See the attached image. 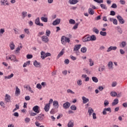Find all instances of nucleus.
Here are the masks:
<instances>
[{
  "mask_svg": "<svg viewBox=\"0 0 127 127\" xmlns=\"http://www.w3.org/2000/svg\"><path fill=\"white\" fill-rule=\"evenodd\" d=\"M42 41L45 43H48L49 42V39L46 36H43L41 37Z\"/></svg>",
  "mask_w": 127,
  "mask_h": 127,
  "instance_id": "3",
  "label": "nucleus"
},
{
  "mask_svg": "<svg viewBox=\"0 0 127 127\" xmlns=\"http://www.w3.org/2000/svg\"><path fill=\"white\" fill-rule=\"evenodd\" d=\"M45 56H46L45 52L42 51L41 53V58H42L43 60H44L46 58Z\"/></svg>",
  "mask_w": 127,
  "mask_h": 127,
  "instance_id": "17",
  "label": "nucleus"
},
{
  "mask_svg": "<svg viewBox=\"0 0 127 127\" xmlns=\"http://www.w3.org/2000/svg\"><path fill=\"white\" fill-rule=\"evenodd\" d=\"M15 94L16 95H20V90L17 86L16 87Z\"/></svg>",
  "mask_w": 127,
  "mask_h": 127,
  "instance_id": "28",
  "label": "nucleus"
},
{
  "mask_svg": "<svg viewBox=\"0 0 127 127\" xmlns=\"http://www.w3.org/2000/svg\"><path fill=\"white\" fill-rule=\"evenodd\" d=\"M14 74L13 73H11L10 75H8L7 76H5V79H11L13 77Z\"/></svg>",
  "mask_w": 127,
  "mask_h": 127,
  "instance_id": "41",
  "label": "nucleus"
},
{
  "mask_svg": "<svg viewBox=\"0 0 127 127\" xmlns=\"http://www.w3.org/2000/svg\"><path fill=\"white\" fill-rule=\"evenodd\" d=\"M107 112H109V113H112V109H111V107L104 108L102 112L103 115H107Z\"/></svg>",
  "mask_w": 127,
  "mask_h": 127,
  "instance_id": "1",
  "label": "nucleus"
},
{
  "mask_svg": "<svg viewBox=\"0 0 127 127\" xmlns=\"http://www.w3.org/2000/svg\"><path fill=\"white\" fill-rule=\"evenodd\" d=\"M61 41H62V44L64 45L65 44V42H66V41H65V36H63L61 38Z\"/></svg>",
  "mask_w": 127,
  "mask_h": 127,
  "instance_id": "32",
  "label": "nucleus"
},
{
  "mask_svg": "<svg viewBox=\"0 0 127 127\" xmlns=\"http://www.w3.org/2000/svg\"><path fill=\"white\" fill-rule=\"evenodd\" d=\"M88 13L89 14H91V15H93V14H94V12L92 8H89L88 9Z\"/></svg>",
  "mask_w": 127,
  "mask_h": 127,
  "instance_id": "30",
  "label": "nucleus"
},
{
  "mask_svg": "<svg viewBox=\"0 0 127 127\" xmlns=\"http://www.w3.org/2000/svg\"><path fill=\"white\" fill-rule=\"evenodd\" d=\"M61 22V19H57L53 22V25H58Z\"/></svg>",
  "mask_w": 127,
  "mask_h": 127,
  "instance_id": "8",
  "label": "nucleus"
},
{
  "mask_svg": "<svg viewBox=\"0 0 127 127\" xmlns=\"http://www.w3.org/2000/svg\"><path fill=\"white\" fill-rule=\"evenodd\" d=\"M35 23L36 25H39V26H43V23H40L39 17H38L35 19Z\"/></svg>",
  "mask_w": 127,
  "mask_h": 127,
  "instance_id": "4",
  "label": "nucleus"
},
{
  "mask_svg": "<svg viewBox=\"0 0 127 127\" xmlns=\"http://www.w3.org/2000/svg\"><path fill=\"white\" fill-rule=\"evenodd\" d=\"M53 106L55 109H58L59 108V102L56 100L53 101Z\"/></svg>",
  "mask_w": 127,
  "mask_h": 127,
  "instance_id": "6",
  "label": "nucleus"
},
{
  "mask_svg": "<svg viewBox=\"0 0 127 127\" xmlns=\"http://www.w3.org/2000/svg\"><path fill=\"white\" fill-rule=\"evenodd\" d=\"M0 2L1 4H3V5H8V2H7V0H1Z\"/></svg>",
  "mask_w": 127,
  "mask_h": 127,
  "instance_id": "19",
  "label": "nucleus"
},
{
  "mask_svg": "<svg viewBox=\"0 0 127 127\" xmlns=\"http://www.w3.org/2000/svg\"><path fill=\"white\" fill-rule=\"evenodd\" d=\"M68 2L70 4H76V3L79 2V0H69Z\"/></svg>",
  "mask_w": 127,
  "mask_h": 127,
  "instance_id": "10",
  "label": "nucleus"
},
{
  "mask_svg": "<svg viewBox=\"0 0 127 127\" xmlns=\"http://www.w3.org/2000/svg\"><path fill=\"white\" fill-rule=\"evenodd\" d=\"M120 2L121 4H126V1L124 0H120Z\"/></svg>",
  "mask_w": 127,
  "mask_h": 127,
  "instance_id": "63",
  "label": "nucleus"
},
{
  "mask_svg": "<svg viewBox=\"0 0 127 127\" xmlns=\"http://www.w3.org/2000/svg\"><path fill=\"white\" fill-rule=\"evenodd\" d=\"M19 109V106H18L17 104L15 105V108L13 110V113H14L15 111Z\"/></svg>",
  "mask_w": 127,
  "mask_h": 127,
  "instance_id": "43",
  "label": "nucleus"
},
{
  "mask_svg": "<svg viewBox=\"0 0 127 127\" xmlns=\"http://www.w3.org/2000/svg\"><path fill=\"white\" fill-rule=\"evenodd\" d=\"M82 99L83 100V104H87L88 102H89V99L87 98H86L85 96H83L82 97Z\"/></svg>",
  "mask_w": 127,
  "mask_h": 127,
  "instance_id": "18",
  "label": "nucleus"
},
{
  "mask_svg": "<svg viewBox=\"0 0 127 127\" xmlns=\"http://www.w3.org/2000/svg\"><path fill=\"white\" fill-rule=\"evenodd\" d=\"M12 116L16 117V118H18V117H19V114L17 112H15L12 114Z\"/></svg>",
  "mask_w": 127,
  "mask_h": 127,
  "instance_id": "49",
  "label": "nucleus"
},
{
  "mask_svg": "<svg viewBox=\"0 0 127 127\" xmlns=\"http://www.w3.org/2000/svg\"><path fill=\"white\" fill-rule=\"evenodd\" d=\"M110 95L112 97H116L118 95V93L116 92H111Z\"/></svg>",
  "mask_w": 127,
  "mask_h": 127,
  "instance_id": "38",
  "label": "nucleus"
},
{
  "mask_svg": "<svg viewBox=\"0 0 127 127\" xmlns=\"http://www.w3.org/2000/svg\"><path fill=\"white\" fill-rule=\"evenodd\" d=\"M25 100L26 101H29V100H30V96H26L25 97Z\"/></svg>",
  "mask_w": 127,
  "mask_h": 127,
  "instance_id": "62",
  "label": "nucleus"
},
{
  "mask_svg": "<svg viewBox=\"0 0 127 127\" xmlns=\"http://www.w3.org/2000/svg\"><path fill=\"white\" fill-rule=\"evenodd\" d=\"M27 65H30V61H28L24 64L23 65V68H25Z\"/></svg>",
  "mask_w": 127,
  "mask_h": 127,
  "instance_id": "33",
  "label": "nucleus"
},
{
  "mask_svg": "<svg viewBox=\"0 0 127 127\" xmlns=\"http://www.w3.org/2000/svg\"><path fill=\"white\" fill-rule=\"evenodd\" d=\"M0 106H2V108H5V104H4V103H3V102L1 101L0 102Z\"/></svg>",
  "mask_w": 127,
  "mask_h": 127,
  "instance_id": "54",
  "label": "nucleus"
},
{
  "mask_svg": "<svg viewBox=\"0 0 127 127\" xmlns=\"http://www.w3.org/2000/svg\"><path fill=\"white\" fill-rule=\"evenodd\" d=\"M63 54H64V49H63L60 52V53L58 55L57 58L59 59L60 57H61V56H62V55H63Z\"/></svg>",
  "mask_w": 127,
  "mask_h": 127,
  "instance_id": "25",
  "label": "nucleus"
},
{
  "mask_svg": "<svg viewBox=\"0 0 127 127\" xmlns=\"http://www.w3.org/2000/svg\"><path fill=\"white\" fill-rule=\"evenodd\" d=\"M93 32H95L96 34H99V30L97 28L94 27L93 30Z\"/></svg>",
  "mask_w": 127,
  "mask_h": 127,
  "instance_id": "39",
  "label": "nucleus"
},
{
  "mask_svg": "<svg viewBox=\"0 0 127 127\" xmlns=\"http://www.w3.org/2000/svg\"><path fill=\"white\" fill-rule=\"evenodd\" d=\"M36 87L38 89H39L40 90H41V89H42V86H41V84H40V83H38Z\"/></svg>",
  "mask_w": 127,
  "mask_h": 127,
  "instance_id": "47",
  "label": "nucleus"
},
{
  "mask_svg": "<svg viewBox=\"0 0 127 127\" xmlns=\"http://www.w3.org/2000/svg\"><path fill=\"white\" fill-rule=\"evenodd\" d=\"M44 117V114H39L37 117V119L38 120V121H43Z\"/></svg>",
  "mask_w": 127,
  "mask_h": 127,
  "instance_id": "16",
  "label": "nucleus"
},
{
  "mask_svg": "<svg viewBox=\"0 0 127 127\" xmlns=\"http://www.w3.org/2000/svg\"><path fill=\"white\" fill-rule=\"evenodd\" d=\"M113 22L114 24H115V25H118V20H117V19L116 18L113 19Z\"/></svg>",
  "mask_w": 127,
  "mask_h": 127,
  "instance_id": "50",
  "label": "nucleus"
},
{
  "mask_svg": "<svg viewBox=\"0 0 127 127\" xmlns=\"http://www.w3.org/2000/svg\"><path fill=\"white\" fill-rule=\"evenodd\" d=\"M75 22H76L75 21V20L73 19H70V20H69V23L70 24H75Z\"/></svg>",
  "mask_w": 127,
  "mask_h": 127,
  "instance_id": "36",
  "label": "nucleus"
},
{
  "mask_svg": "<svg viewBox=\"0 0 127 127\" xmlns=\"http://www.w3.org/2000/svg\"><path fill=\"white\" fill-rule=\"evenodd\" d=\"M24 31L28 35L30 34V32H29V30H28V29H24Z\"/></svg>",
  "mask_w": 127,
  "mask_h": 127,
  "instance_id": "51",
  "label": "nucleus"
},
{
  "mask_svg": "<svg viewBox=\"0 0 127 127\" xmlns=\"http://www.w3.org/2000/svg\"><path fill=\"white\" fill-rule=\"evenodd\" d=\"M90 37L89 35L86 36L85 38L83 40V42H87V41H91Z\"/></svg>",
  "mask_w": 127,
  "mask_h": 127,
  "instance_id": "13",
  "label": "nucleus"
},
{
  "mask_svg": "<svg viewBox=\"0 0 127 127\" xmlns=\"http://www.w3.org/2000/svg\"><path fill=\"white\" fill-rule=\"evenodd\" d=\"M117 82H113L112 83V87H116L117 86Z\"/></svg>",
  "mask_w": 127,
  "mask_h": 127,
  "instance_id": "64",
  "label": "nucleus"
},
{
  "mask_svg": "<svg viewBox=\"0 0 127 127\" xmlns=\"http://www.w3.org/2000/svg\"><path fill=\"white\" fill-rule=\"evenodd\" d=\"M32 57H33V56H32V55H27V59H31V58H32Z\"/></svg>",
  "mask_w": 127,
  "mask_h": 127,
  "instance_id": "59",
  "label": "nucleus"
},
{
  "mask_svg": "<svg viewBox=\"0 0 127 127\" xmlns=\"http://www.w3.org/2000/svg\"><path fill=\"white\" fill-rule=\"evenodd\" d=\"M80 51L82 53H86V52H87V48H86V47H82Z\"/></svg>",
  "mask_w": 127,
  "mask_h": 127,
  "instance_id": "26",
  "label": "nucleus"
},
{
  "mask_svg": "<svg viewBox=\"0 0 127 127\" xmlns=\"http://www.w3.org/2000/svg\"><path fill=\"white\" fill-rule=\"evenodd\" d=\"M77 84L78 86H81L82 85V80L80 79L77 81Z\"/></svg>",
  "mask_w": 127,
  "mask_h": 127,
  "instance_id": "61",
  "label": "nucleus"
},
{
  "mask_svg": "<svg viewBox=\"0 0 127 127\" xmlns=\"http://www.w3.org/2000/svg\"><path fill=\"white\" fill-rule=\"evenodd\" d=\"M66 92L67 93V94H72V95H74V94H75V92H74V91H72V90L68 89L66 90Z\"/></svg>",
  "mask_w": 127,
  "mask_h": 127,
  "instance_id": "35",
  "label": "nucleus"
},
{
  "mask_svg": "<svg viewBox=\"0 0 127 127\" xmlns=\"http://www.w3.org/2000/svg\"><path fill=\"white\" fill-rule=\"evenodd\" d=\"M67 127H74V122H72V121H69V122L67 124Z\"/></svg>",
  "mask_w": 127,
  "mask_h": 127,
  "instance_id": "22",
  "label": "nucleus"
},
{
  "mask_svg": "<svg viewBox=\"0 0 127 127\" xmlns=\"http://www.w3.org/2000/svg\"><path fill=\"white\" fill-rule=\"evenodd\" d=\"M126 45H127V43L125 41H123L121 43V44L120 45L121 47H123V48H124V47H126Z\"/></svg>",
  "mask_w": 127,
  "mask_h": 127,
  "instance_id": "37",
  "label": "nucleus"
},
{
  "mask_svg": "<svg viewBox=\"0 0 127 127\" xmlns=\"http://www.w3.org/2000/svg\"><path fill=\"white\" fill-rule=\"evenodd\" d=\"M70 106H71L70 102H66L63 104V108L66 110L67 109H69V108H70Z\"/></svg>",
  "mask_w": 127,
  "mask_h": 127,
  "instance_id": "5",
  "label": "nucleus"
},
{
  "mask_svg": "<svg viewBox=\"0 0 127 127\" xmlns=\"http://www.w3.org/2000/svg\"><path fill=\"white\" fill-rule=\"evenodd\" d=\"M109 104L108 100H105L104 101V107H107V106H108Z\"/></svg>",
  "mask_w": 127,
  "mask_h": 127,
  "instance_id": "46",
  "label": "nucleus"
},
{
  "mask_svg": "<svg viewBox=\"0 0 127 127\" xmlns=\"http://www.w3.org/2000/svg\"><path fill=\"white\" fill-rule=\"evenodd\" d=\"M15 58H16V57L15 55H11V61H13Z\"/></svg>",
  "mask_w": 127,
  "mask_h": 127,
  "instance_id": "57",
  "label": "nucleus"
},
{
  "mask_svg": "<svg viewBox=\"0 0 127 127\" xmlns=\"http://www.w3.org/2000/svg\"><path fill=\"white\" fill-rule=\"evenodd\" d=\"M33 111L37 114H39V106L36 105L33 108Z\"/></svg>",
  "mask_w": 127,
  "mask_h": 127,
  "instance_id": "7",
  "label": "nucleus"
},
{
  "mask_svg": "<svg viewBox=\"0 0 127 127\" xmlns=\"http://www.w3.org/2000/svg\"><path fill=\"white\" fill-rule=\"evenodd\" d=\"M117 19L118 20V21H119L120 23H121V24H124V23H125V19L123 18V17H122V16L118 15L117 16Z\"/></svg>",
  "mask_w": 127,
  "mask_h": 127,
  "instance_id": "2",
  "label": "nucleus"
},
{
  "mask_svg": "<svg viewBox=\"0 0 127 127\" xmlns=\"http://www.w3.org/2000/svg\"><path fill=\"white\" fill-rule=\"evenodd\" d=\"M27 16V12L26 11H23L22 12V18L24 19L25 18L26 16Z\"/></svg>",
  "mask_w": 127,
  "mask_h": 127,
  "instance_id": "29",
  "label": "nucleus"
},
{
  "mask_svg": "<svg viewBox=\"0 0 127 127\" xmlns=\"http://www.w3.org/2000/svg\"><path fill=\"white\" fill-rule=\"evenodd\" d=\"M100 35H102V36H107V32H103V31H100Z\"/></svg>",
  "mask_w": 127,
  "mask_h": 127,
  "instance_id": "40",
  "label": "nucleus"
},
{
  "mask_svg": "<svg viewBox=\"0 0 127 127\" xmlns=\"http://www.w3.org/2000/svg\"><path fill=\"white\" fill-rule=\"evenodd\" d=\"M110 15H112L113 16L116 15V12L114 10H111L110 11Z\"/></svg>",
  "mask_w": 127,
  "mask_h": 127,
  "instance_id": "52",
  "label": "nucleus"
},
{
  "mask_svg": "<svg viewBox=\"0 0 127 127\" xmlns=\"http://www.w3.org/2000/svg\"><path fill=\"white\" fill-rule=\"evenodd\" d=\"M41 20L43 22H47L48 21V18L47 17H41Z\"/></svg>",
  "mask_w": 127,
  "mask_h": 127,
  "instance_id": "24",
  "label": "nucleus"
},
{
  "mask_svg": "<svg viewBox=\"0 0 127 127\" xmlns=\"http://www.w3.org/2000/svg\"><path fill=\"white\" fill-rule=\"evenodd\" d=\"M79 25V23H75V25L73 27V29H77Z\"/></svg>",
  "mask_w": 127,
  "mask_h": 127,
  "instance_id": "53",
  "label": "nucleus"
},
{
  "mask_svg": "<svg viewBox=\"0 0 127 127\" xmlns=\"http://www.w3.org/2000/svg\"><path fill=\"white\" fill-rule=\"evenodd\" d=\"M70 109L72 111H76V110H77V107H76V106L75 105H72L70 106Z\"/></svg>",
  "mask_w": 127,
  "mask_h": 127,
  "instance_id": "42",
  "label": "nucleus"
},
{
  "mask_svg": "<svg viewBox=\"0 0 127 127\" xmlns=\"http://www.w3.org/2000/svg\"><path fill=\"white\" fill-rule=\"evenodd\" d=\"M92 80L93 82H94V83H98V82H99V79H98V78L95 76H93L92 77Z\"/></svg>",
  "mask_w": 127,
  "mask_h": 127,
  "instance_id": "23",
  "label": "nucleus"
},
{
  "mask_svg": "<svg viewBox=\"0 0 127 127\" xmlns=\"http://www.w3.org/2000/svg\"><path fill=\"white\" fill-rule=\"evenodd\" d=\"M118 31L120 33V34H123V30H122V28H119L118 29Z\"/></svg>",
  "mask_w": 127,
  "mask_h": 127,
  "instance_id": "58",
  "label": "nucleus"
},
{
  "mask_svg": "<svg viewBox=\"0 0 127 127\" xmlns=\"http://www.w3.org/2000/svg\"><path fill=\"white\" fill-rule=\"evenodd\" d=\"M94 112V110L92 108H89V110L88 111V113L90 116H92V113Z\"/></svg>",
  "mask_w": 127,
  "mask_h": 127,
  "instance_id": "27",
  "label": "nucleus"
},
{
  "mask_svg": "<svg viewBox=\"0 0 127 127\" xmlns=\"http://www.w3.org/2000/svg\"><path fill=\"white\" fill-rule=\"evenodd\" d=\"M119 104V99L116 98L114 100L113 102L112 103V106H116V105H118Z\"/></svg>",
  "mask_w": 127,
  "mask_h": 127,
  "instance_id": "15",
  "label": "nucleus"
},
{
  "mask_svg": "<svg viewBox=\"0 0 127 127\" xmlns=\"http://www.w3.org/2000/svg\"><path fill=\"white\" fill-rule=\"evenodd\" d=\"M64 39L65 42H67V43L70 42V38L65 37Z\"/></svg>",
  "mask_w": 127,
  "mask_h": 127,
  "instance_id": "56",
  "label": "nucleus"
},
{
  "mask_svg": "<svg viewBox=\"0 0 127 127\" xmlns=\"http://www.w3.org/2000/svg\"><path fill=\"white\" fill-rule=\"evenodd\" d=\"M25 122L26 123H29V122H30V118H26L25 119Z\"/></svg>",
  "mask_w": 127,
  "mask_h": 127,
  "instance_id": "55",
  "label": "nucleus"
},
{
  "mask_svg": "<svg viewBox=\"0 0 127 127\" xmlns=\"http://www.w3.org/2000/svg\"><path fill=\"white\" fill-rule=\"evenodd\" d=\"M112 8H117L118 7V5L116 3H113L112 5H111Z\"/></svg>",
  "mask_w": 127,
  "mask_h": 127,
  "instance_id": "48",
  "label": "nucleus"
},
{
  "mask_svg": "<svg viewBox=\"0 0 127 127\" xmlns=\"http://www.w3.org/2000/svg\"><path fill=\"white\" fill-rule=\"evenodd\" d=\"M28 90L29 92H30V93H34L33 90H32L31 89V87L29 85H28Z\"/></svg>",
  "mask_w": 127,
  "mask_h": 127,
  "instance_id": "60",
  "label": "nucleus"
},
{
  "mask_svg": "<svg viewBox=\"0 0 127 127\" xmlns=\"http://www.w3.org/2000/svg\"><path fill=\"white\" fill-rule=\"evenodd\" d=\"M89 66H94V61H92V59H89Z\"/></svg>",
  "mask_w": 127,
  "mask_h": 127,
  "instance_id": "34",
  "label": "nucleus"
},
{
  "mask_svg": "<svg viewBox=\"0 0 127 127\" xmlns=\"http://www.w3.org/2000/svg\"><path fill=\"white\" fill-rule=\"evenodd\" d=\"M113 62H109L108 64V66L110 69H113Z\"/></svg>",
  "mask_w": 127,
  "mask_h": 127,
  "instance_id": "31",
  "label": "nucleus"
},
{
  "mask_svg": "<svg viewBox=\"0 0 127 127\" xmlns=\"http://www.w3.org/2000/svg\"><path fill=\"white\" fill-rule=\"evenodd\" d=\"M90 41H95L97 40V38L95 35H92L90 36Z\"/></svg>",
  "mask_w": 127,
  "mask_h": 127,
  "instance_id": "21",
  "label": "nucleus"
},
{
  "mask_svg": "<svg viewBox=\"0 0 127 127\" xmlns=\"http://www.w3.org/2000/svg\"><path fill=\"white\" fill-rule=\"evenodd\" d=\"M50 109V104H47L45 106L44 110H45V112H49Z\"/></svg>",
  "mask_w": 127,
  "mask_h": 127,
  "instance_id": "12",
  "label": "nucleus"
},
{
  "mask_svg": "<svg viewBox=\"0 0 127 127\" xmlns=\"http://www.w3.org/2000/svg\"><path fill=\"white\" fill-rule=\"evenodd\" d=\"M81 44L76 45L74 46L73 51H78L80 48H81Z\"/></svg>",
  "mask_w": 127,
  "mask_h": 127,
  "instance_id": "11",
  "label": "nucleus"
},
{
  "mask_svg": "<svg viewBox=\"0 0 127 127\" xmlns=\"http://www.w3.org/2000/svg\"><path fill=\"white\" fill-rule=\"evenodd\" d=\"M9 47L11 49V50H13L14 49V48L15 47V46L14 45V44L13 43V42H11Z\"/></svg>",
  "mask_w": 127,
  "mask_h": 127,
  "instance_id": "20",
  "label": "nucleus"
},
{
  "mask_svg": "<svg viewBox=\"0 0 127 127\" xmlns=\"http://www.w3.org/2000/svg\"><path fill=\"white\" fill-rule=\"evenodd\" d=\"M33 65L35 67H37V68H39L41 66V64L40 63L38 62L37 61H35L33 63Z\"/></svg>",
  "mask_w": 127,
  "mask_h": 127,
  "instance_id": "9",
  "label": "nucleus"
},
{
  "mask_svg": "<svg viewBox=\"0 0 127 127\" xmlns=\"http://www.w3.org/2000/svg\"><path fill=\"white\" fill-rule=\"evenodd\" d=\"M100 6H101V8H103V9H107V8H108L106 6V5H105L104 4H101Z\"/></svg>",
  "mask_w": 127,
  "mask_h": 127,
  "instance_id": "44",
  "label": "nucleus"
},
{
  "mask_svg": "<svg viewBox=\"0 0 127 127\" xmlns=\"http://www.w3.org/2000/svg\"><path fill=\"white\" fill-rule=\"evenodd\" d=\"M10 96L8 95V94H6L5 96V101H6V102L9 103V101H10Z\"/></svg>",
  "mask_w": 127,
  "mask_h": 127,
  "instance_id": "14",
  "label": "nucleus"
},
{
  "mask_svg": "<svg viewBox=\"0 0 127 127\" xmlns=\"http://www.w3.org/2000/svg\"><path fill=\"white\" fill-rule=\"evenodd\" d=\"M51 33V32L49 30H47L46 32V35L47 36H49Z\"/></svg>",
  "mask_w": 127,
  "mask_h": 127,
  "instance_id": "45",
  "label": "nucleus"
}]
</instances>
